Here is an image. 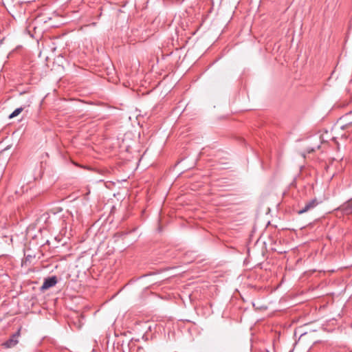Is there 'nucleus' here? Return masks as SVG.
<instances>
[{"mask_svg":"<svg viewBox=\"0 0 352 352\" xmlns=\"http://www.w3.org/2000/svg\"><path fill=\"white\" fill-rule=\"evenodd\" d=\"M58 280L56 276H50L47 278H45L43 283L41 287V291H45L48 289L50 287H52L56 285Z\"/></svg>","mask_w":352,"mask_h":352,"instance_id":"3","label":"nucleus"},{"mask_svg":"<svg viewBox=\"0 0 352 352\" xmlns=\"http://www.w3.org/2000/svg\"><path fill=\"white\" fill-rule=\"evenodd\" d=\"M21 327L19 328L17 331L13 333L10 338L2 344L4 348L9 349L15 346L19 343V338L21 336Z\"/></svg>","mask_w":352,"mask_h":352,"instance_id":"2","label":"nucleus"},{"mask_svg":"<svg viewBox=\"0 0 352 352\" xmlns=\"http://www.w3.org/2000/svg\"><path fill=\"white\" fill-rule=\"evenodd\" d=\"M338 210H340L344 214H349L352 213V201L348 200L342 205H341L338 208Z\"/></svg>","mask_w":352,"mask_h":352,"instance_id":"4","label":"nucleus"},{"mask_svg":"<svg viewBox=\"0 0 352 352\" xmlns=\"http://www.w3.org/2000/svg\"><path fill=\"white\" fill-rule=\"evenodd\" d=\"M23 110V107H19V108H17L16 109L10 116H9V118L10 119H12L16 116H17L18 115H19Z\"/></svg>","mask_w":352,"mask_h":352,"instance_id":"5","label":"nucleus"},{"mask_svg":"<svg viewBox=\"0 0 352 352\" xmlns=\"http://www.w3.org/2000/svg\"><path fill=\"white\" fill-rule=\"evenodd\" d=\"M320 201L316 198H314L305 202V205L302 207H299L300 209L297 211L298 214H302L303 213L308 212L313 209H314L318 204ZM300 206V205H298Z\"/></svg>","mask_w":352,"mask_h":352,"instance_id":"1","label":"nucleus"}]
</instances>
